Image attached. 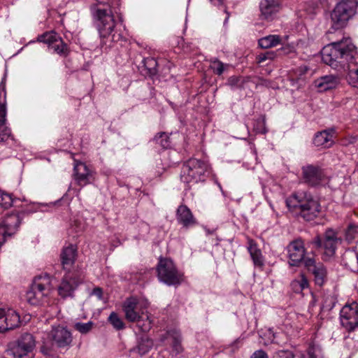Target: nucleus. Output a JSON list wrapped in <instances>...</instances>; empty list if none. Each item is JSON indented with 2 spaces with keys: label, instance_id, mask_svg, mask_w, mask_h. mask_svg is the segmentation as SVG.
<instances>
[{
  "label": "nucleus",
  "instance_id": "nucleus-19",
  "mask_svg": "<svg viewBox=\"0 0 358 358\" xmlns=\"http://www.w3.org/2000/svg\"><path fill=\"white\" fill-rule=\"evenodd\" d=\"M73 178L78 185L83 187L94 180V171L85 163L76 161L73 168Z\"/></svg>",
  "mask_w": 358,
  "mask_h": 358
},
{
  "label": "nucleus",
  "instance_id": "nucleus-35",
  "mask_svg": "<svg viewBox=\"0 0 358 358\" xmlns=\"http://www.w3.org/2000/svg\"><path fill=\"white\" fill-rule=\"evenodd\" d=\"M143 65L148 69L150 75H154L157 73V61L152 57H147L143 60Z\"/></svg>",
  "mask_w": 358,
  "mask_h": 358
},
{
  "label": "nucleus",
  "instance_id": "nucleus-41",
  "mask_svg": "<svg viewBox=\"0 0 358 358\" xmlns=\"http://www.w3.org/2000/svg\"><path fill=\"white\" fill-rule=\"evenodd\" d=\"M264 336L268 338L267 341H264V345H268L269 343H272L274 342L275 339V334L271 329H268L266 332L264 334Z\"/></svg>",
  "mask_w": 358,
  "mask_h": 358
},
{
  "label": "nucleus",
  "instance_id": "nucleus-37",
  "mask_svg": "<svg viewBox=\"0 0 358 358\" xmlns=\"http://www.w3.org/2000/svg\"><path fill=\"white\" fill-rule=\"evenodd\" d=\"M152 347V341L148 338L143 339L138 345V352L139 354L145 355Z\"/></svg>",
  "mask_w": 358,
  "mask_h": 358
},
{
  "label": "nucleus",
  "instance_id": "nucleus-34",
  "mask_svg": "<svg viewBox=\"0 0 358 358\" xmlns=\"http://www.w3.org/2000/svg\"><path fill=\"white\" fill-rule=\"evenodd\" d=\"M156 143L166 149L170 147V141L168 134L165 132L159 133L153 139Z\"/></svg>",
  "mask_w": 358,
  "mask_h": 358
},
{
  "label": "nucleus",
  "instance_id": "nucleus-33",
  "mask_svg": "<svg viewBox=\"0 0 358 358\" xmlns=\"http://www.w3.org/2000/svg\"><path fill=\"white\" fill-rule=\"evenodd\" d=\"M228 66H229V64H225L217 59L211 60L210 68L213 72L218 76H221Z\"/></svg>",
  "mask_w": 358,
  "mask_h": 358
},
{
  "label": "nucleus",
  "instance_id": "nucleus-25",
  "mask_svg": "<svg viewBox=\"0 0 358 358\" xmlns=\"http://www.w3.org/2000/svg\"><path fill=\"white\" fill-rule=\"evenodd\" d=\"M166 341H170L171 343L173 354L177 355L182 352V347L181 345V335L179 331L176 329H171L162 335L160 341L162 343H165Z\"/></svg>",
  "mask_w": 358,
  "mask_h": 358
},
{
  "label": "nucleus",
  "instance_id": "nucleus-36",
  "mask_svg": "<svg viewBox=\"0 0 358 358\" xmlns=\"http://www.w3.org/2000/svg\"><path fill=\"white\" fill-rule=\"evenodd\" d=\"M13 199L11 194L5 193L0 190V208L6 209L11 206Z\"/></svg>",
  "mask_w": 358,
  "mask_h": 358
},
{
  "label": "nucleus",
  "instance_id": "nucleus-46",
  "mask_svg": "<svg viewBox=\"0 0 358 358\" xmlns=\"http://www.w3.org/2000/svg\"><path fill=\"white\" fill-rule=\"evenodd\" d=\"M92 294L97 296L99 299H101L103 295L102 289L99 287H96L92 290Z\"/></svg>",
  "mask_w": 358,
  "mask_h": 358
},
{
  "label": "nucleus",
  "instance_id": "nucleus-44",
  "mask_svg": "<svg viewBox=\"0 0 358 358\" xmlns=\"http://www.w3.org/2000/svg\"><path fill=\"white\" fill-rule=\"evenodd\" d=\"M317 350L314 347H310L308 350V358H317Z\"/></svg>",
  "mask_w": 358,
  "mask_h": 358
},
{
  "label": "nucleus",
  "instance_id": "nucleus-50",
  "mask_svg": "<svg viewBox=\"0 0 358 358\" xmlns=\"http://www.w3.org/2000/svg\"><path fill=\"white\" fill-rule=\"evenodd\" d=\"M228 19H229V16H227V18L225 19V20H224V23H226V22H227V21L228 20Z\"/></svg>",
  "mask_w": 358,
  "mask_h": 358
},
{
  "label": "nucleus",
  "instance_id": "nucleus-27",
  "mask_svg": "<svg viewBox=\"0 0 358 358\" xmlns=\"http://www.w3.org/2000/svg\"><path fill=\"white\" fill-rule=\"evenodd\" d=\"M313 143L317 147L330 148L334 143L333 131L324 130L317 132L314 137Z\"/></svg>",
  "mask_w": 358,
  "mask_h": 358
},
{
  "label": "nucleus",
  "instance_id": "nucleus-15",
  "mask_svg": "<svg viewBox=\"0 0 358 358\" xmlns=\"http://www.w3.org/2000/svg\"><path fill=\"white\" fill-rule=\"evenodd\" d=\"M19 313L8 306H0V333L15 329L20 325Z\"/></svg>",
  "mask_w": 358,
  "mask_h": 358
},
{
  "label": "nucleus",
  "instance_id": "nucleus-29",
  "mask_svg": "<svg viewBox=\"0 0 358 358\" xmlns=\"http://www.w3.org/2000/svg\"><path fill=\"white\" fill-rule=\"evenodd\" d=\"M281 41L279 35H268L259 39L258 45L262 48L268 49L280 44Z\"/></svg>",
  "mask_w": 358,
  "mask_h": 358
},
{
  "label": "nucleus",
  "instance_id": "nucleus-24",
  "mask_svg": "<svg viewBox=\"0 0 358 358\" xmlns=\"http://www.w3.org/2000/svg\"><path fill=\"white\" fill-rule=\"evenodd\" d=\"M261 17L266 20H272L280 9V3L276 0H262L259 3Z\"/></svg>",
  "mask_w": 358,
  "mask_h": 358
},
{
  "label": "nucleus",
  "instance_id": "nucleus-31",
  "mask_svg": "<svg viewBox=\"0 0 358 358\" xmlns=\"http://www.w3.org/2000/svg\"><path fill=\"white\" fill-rule=\"evenodd\" d=\"M345 239L348 243L358 241V223L351 222L345 230Z\"/></svg>",
  "mask_w": 358,
  "mask_h": 358
},
{
  "label": "nucleus",
  "instance_id": "nucleus-13",
  "mask_svg": "<svg viewBox=\"0 0 358 358\" xmlns=\"http://www.w3.org/2000/svg\"><path fill=\"white\" fill-rule=\"evenodd\" d=\"M36 347L34 336L24 332L12 344L10 350L15 357L22 358L32 352Z\"/></svg>",
  "mask_w": 358,
  "mask_h": 358
},
{
  "label": "nucleus",
  "instance_id": "nucleus-22",
  "mask_svg": "<svg viewBox=\"0 0 358 358\" xmlns=\"http://www.w3.org/2000/svg\"><path fill=\"white\" fill-rule=\"evenodd\" d=\"M6 93L0 94V141L4 142L13 138L10 129L6 125Z\"/></svg>",
  "mask_w": 358,
  "mask_h": 358
},
{
  "label": "nucleus",
  "instance_id": "nucleus-47",
  "mask_svg": "<svg viewBox=\"0 0 358 358\" xmlns=\"http://www.w3.org/2000/svg\"><path fill=\"white\" fill-rule=\"evenodd\" d=\"M223 3V0H215L214 5L215 6H220Z\"/></svg>",
  "mask_w": 358,
  "mask_h": 358
},
{
  "label": "nucleus",
  "instance_id": "nucleus-32",
  "mask_svg": "<svg viewBox=\"0 0 358 358\" xmlns=\"http://www.w3.org/2000/svg\"><path fill=\"white\" fill-rule=\"evenodd\" d=\"M108 321L117 330L123 329L125 327L122 319L115 312H112L108 317Z\"/></svg>",
  "mask_w": 358,
  "mask_h": 358
},
{
  "label": "nucleus",
  "instance_id": "nucleus-18",
  "mask_svg": "<svg viewBox=\"0 0 358 358\" xmlns=\"http://www.w3.org/2000/svg\"><path fill=\"white\" fill-rule=\"evenodd\" d=\"M49 336L59 348H69L73 341L71 333L61 325L52 326Z\"/></svg>",
  "mask_w": 358,
  "mask_h": 358
},
{
  "label": "nucleus",
  "instance_id": "nucleus-40",
  "mask_svg": "<svg viewBox=\"0 0 358 358\" xmlns=\"http://www.w3.org/2000/svg\"><path fill=\"white\" fill-rule=\"evenodd\" d=\"M271 358H294V355L290 350H278L273 355Z\"/></svg>",
  "mask_w": 358,
  "mask_h": 358
},
{
  "label": "nucleus",
  "instance_id": "nucleus-16",
  "mask_svg": "<svg viewBox=\"0 0 358 358\" xmlns=\"http://www.w3.org/2000/svg\"><path fill=\"white\" fill-rule=\"evenodd\" d=\"M301 170L303 182L310 187H317L326 182V175L319 166L308 164L303 166Z\"/></svg>",
  "mask_w": 358,
  "mask_h": 358
},
{
  "label": "nucleus",
  "instance_id": "nucleus-51",
  "mask_svg": "<svg viewBox=\"0 0 358 358\" xmlns=\"http://www.w3.org/2000/svg\"><path fill=\"white\" fill-rule=\"evenodd\" d=\"M266 132V131L265 129H264V131H262V133H264V134Z\"/></svg>",
  "mask_w": 358,
  "mask_h": 358
},
{
  "label": "nucleus",
  "instance_id": "nucleus-7",
  "mask_svg": "<svg viewBox=\"0 0 358 358\" xmlns=\"http://www.w3.org/2000/svg\"><path fill=\"white\" fill-rule=\"evenodd\" d=\"M357 0H340L331 13V28L334 30L345 27L357 13Z\"/></svg>",
  "mask_w": 358,
  "mask_h": 358
},
{
  "label": "nucleus",
  "instance_id": "nucleus-10",
  "mask_svg": "<svg viewBox=\"0 0 358 358\" xmlns=\"http://www.w3.org/2000/svg\"><path fill=\"white\" fill-rule=\"evenodd\" d=\"M22 219L23 213L19 212L9 213L3 217L0 222V247L8 238L16 234Z\"/></svg>",
  "mask_w": 358,
  "mask_h": 358
},
{
  "label": "nucleus",
  "instance_id": "nucleus-17",
  "mask_svg": "<svg viewBox=\"0 0 358 358\" xmlns=\"http://www.w3.org/2000/svg\"><path fill=\"white\" fill-rule=\"evenodd\" d=\"M289 261L291 266H299L304 259L306 249L302 239L298 238L292 241L287 248Z\"/></svg>",
  "mask_w": 358,
  "mask_h": 358
},
{
  "label": "nucleus",
  "instance_id": "nucleus-38",
  "mask_svg": "<svg viewBox=\"0 0 358 358\" xmlns=\"http://www.w3.org/2000/svg\"><path fill=\"white\" fill-rule=\"evenodd\" d=\"M94 324L92 322H88L86 323L76 322L74 324L75 329L81 334L88 333L92 328Z\"/></svg>",
  "mask_w": 358,
  "mask_h": 358
},
{
  "label": "nucleus",
  "instance_id": "nucleus-1",
  "mask_svg": "<svg viewBox=\"0 0 358 358\" xmlns=\"http://www.w3.org/2000/svg\"><path fill=\"white\" fill-rule=\"evenodd\" d=\"M324 63L337 69H347V81L350 85L358 88V68L351 69L357 63V52L350 38L343 39L324 46L321 51Z\"/></svg>",
  "mask_w": 358,
  "mask_h": 358
},
{
  "label": "nucleus",
  "instance_id": "nucleus-8",
  "mask_svg": "<svg viewBox=\"0 0 358 358\" xmlns=\"http://www.w3.org/2000/svg\"><path fill=\"white\" fill-rule=\"evenodd\" d=\"M84 271L81 268L74 269L73 272H65L58 286V294L63 299L73 296L75 290L83 283Z\"/></svg>",
  "mask_w": 358,
  "mask_h": 358
},
{
  "label": "nucleus",
  "instance_id": "nucleus-49",
  "mask_svg": "<svg viewBox=\"0 0 358 358\" xmlns=\"http://www.w3.org/2000/svg\"><path fill=\"white\" fill-rule=\"evenodd\" d=\"M209 1H210V2L211 3H213V4L214 5L215 0H209Z\"/></svg>",
  "mask_w": 358,
  "mask_h": 358
},
{
  "label": "nucleus",
  "instance_id": "nucleus-48",
  "mask_svg": "<svg viewBox=\"0 0 358 358\" xmlns=\"http://www.w3.org/2000/svg\"><path fill=\"white\" fill-rule=\"evenodd\" d=\"M3 87V90H4V87L5 86H4V84H3V82H1V83L0 84V87Z\"/></svg>",
  "mask_w": 358,
  "mask_h": 358
},
{
  "label": "nucleus",
  "instance_id": "nucleus-20",
  "mask_svg": "<svg viewBox=\"0 0 358 358\" xmlns=\"http://www.w3.org/2000/svg\"><path fill=\"white\" fill-rule=\"evenodd\" d=\"M77 256V248L73 245H69L63 248L61 255V264L65 272H73L74 269L80 268L75 265Z\"/></svg>",
  "mask_w": 358,
  "mask_h": 358
},
{
  "label": "nucleus",
  "instance_id": "nucleus-3",
  "mask_svg": "<svg viewBox=\"0 0 358 358\" xmlns=\"http://www.w3.org/2000/svg\"><path fill=\"white\" fill-rule=\"evenodd\" d=\"M149 303L147 300L134 296L129 297L122 303V310L127 320L136 322L143 332L148 331L152 327V321L148 313Z\"/></svg>",
  "mask_w": 358,
  "mask_h": 358
},
{
  "label": "nucleus",
  "instance_id": "nucleus-28",
  "mask_svg": "<svg viewBox=\"0 0 358 358\" xmlns=\"http://www.w3.org/2000/svg\"><path fill=\"white\" fill-rule=\"evenodd\" d=\"M248 252L250 255L255 266L262 268L264 266L263 255L260 249L257 248V244L255 243L252 241H250L249 242Z\"/></svg>",
  "mask_w": 358,
  "mask_h": 358
},
{
  "label": "nucleus",
  "instance_id": "nucleus-5",
  "mask_svg": "<svg viewBox=\"0 0 358 358\" xmlns=\"http://www.w3.org/2000/svg\"><path fill=\"white\" fill-rule=\"evenodd\" d=\"M52 289V278L50 275L44 273L37 275L27 292L26 299L33 306L45 305L49 301Z\"/></svg>",
  "mask_w": 358,
  "mask_h": 358
},
{
  "label": "nucleus",
  "instance_id": "nucleus-39",
  "mask_svg": "<svg viewBox=\"0 0 358 358\" xmlns=\"http://www.w3.org/2000/svg\"><path fill=\"white\" fill-rule=\"evenodd\" d=\"M276 56V54L273 51H267L264 53L259 54L257 57V63H262L266 60H273Z\"/></svg>",
  "mask_w": 358,
  "mask_h": 358
},
{
  "label": "nucleus",
  "instance_id": "nucleus-12",
  "mask_svg": "<svg viewBox=\"0 0 358 358\" xmlns=\"http://www.w3.org/2000/svg\"><path fill=\"white\" fill-rule=\"evenodd\" d=\"M340 322L347 331H352L358 327V303L353 301L345 304L340 311Z\"/></svg>",
  "mask_w": 358,
  "mask_h": 358
},
{
  "label": "nucleus",
  "instance_id": "nucleus-23",
  "mask_svg": "<svg viewBox=\"0 0 358 358\" xmlns=\"http://www.w3.org/2000/svg\"><path fill=\"white\" fill-rule=\"evenodd\" d=\"M176 220L184 228L188 229L197 224L191 210L185 205H180L176 210Z\"/></svg>",
  "mask_w": 358,
  "mask_h": 358
},
{
  "label": "nucleus",
  "instance_id": "nucleus-45",
  "mask_svg": "<svg viewBox=\"0 0 358 358\" xmlns=\"http://www.w3.org/2000/svg\"><path fill=\"white\" fill-rule=\"evenodd\" d=\"M41 352L47 357V358H49L52 355V350L51 349H49L46 348L45 346H42L41 348Z\"/></svg>",
  "mask_w": 358,
  "mask_h": 358
},
{
  "label": "nucleus",
  "instance_id": "nucleus-26",
  "mask_svg": "<svg viewBox=\"0 0 358 358\" xmlns=\"http://www.w3.org/2000/svg\"><path fill=\"white\" fill-rule=\"evenodd\" d=\"M339 78L334 75H327L315 81V87L317 88L319 92H325L334 89L339 85Z\"/></svg>",
  "mask_w": 358,
  "mask_h": 358
},
{
  "label": "nucleus",
  "instance_id": "nucleus-4",
  "mask_svg": "<svg viewBox=\"0 0 358 358\" xmlns=\"http://www.w3.org/2000/svg\"><path fill=\"white\" fill-rule=\"evenodd\" d=\"M287 208L296 211L304 220H313L320 211V204L313 196L306 191H298L286 199Z\"/></svg>",
  "mask_w": 358,
  "mask_h": 358
},
{
  "label": "nucleus",
  "instance_id": "nucleus-6",
  "mask_svg": "<svg viewBox=\"0 0 358 358\" xmlns=\"http://www.w3.org/2000/svg\"><path fill=\"white\" fill-rule=\"evenodd\" d=\"M211 173L210 164L204 161L192 158L184 163L180 179L185 183L203 182Z\"/></svg>",
  "mask_w": 358,
  "mask_h": 358
},
{
  "label": "nucleus",
  "instance_id": "nucleus-21",
  "mask_svg": "<svg viewBox=\"0 0 358 358\" xmlns=\"http://www.w3.org/2000/svg\"><path fill=\"white\" fill-rule=\"evenodd\" d=\"M305 266L313 275L315 284L322 286L327 277V270L324 265L321 263L316 264L312 258H307L305 260Z\"/></svg>",
  "mask_w": 358,
  "mask_h": 358
},
{
  "label": "nucleus",
  "instance_id": "nucleus-14",
  "mask_svg": "<svg viewBox=\"0 0 358 358\" xmlns=\"http://www.w3.org/2000/svg\"><path fill=\"white\" fill-rule=\"evenodd\" d=\"M38 41L47 44L48 48L53 50V52L61 56H66L69 52L67 44L55 31L44 33L38 36Z\"/></svg>",
  "mask_w": 358,
  "mask_h": 358
},
{
  "label": "nucleus",
  "instance_id": "nucleus-11",
  "mask_svg": "<svg viewBox=\"0 0 358 358\" xmlns=\"http://www.w3.org/2000/svg\"><path fill=\"white\" fill-rule=\"evenodd\" d=\"M341 239L338 237V233L333 229H327L324 234L322 239L320 236H316L313 241V243L317 248H323L324 254L328 257L333 256Z\"/></svg>",
  "mask_w": 358,
  "mask_h": 358
},
{
  "label": "nucleus",
  "instance_id": "nucleus-30",
  "mask_svg": "<svg viewBox=\"0 0 358 358\" xmlns=\"http://www.w3.org/2000/svg\"><path fill=\"white\" fill-rule=\"evenodd\" d=\"M308 281L304 275H301L299 278H296L291 282V287L295 293H300L303 289L308 287Z\"/></svg>",
  "mask_w": 358,
  "mask_h": 358
},
{
  "label": "nucleus",
  "instance_id": "nucleus-9",
  "mask_svg": "<svg viewBox=\"0 0 358 358\" xmlns=\"http://www.w3.org/2000/svg\"><path fill=\"white\" fill-rule=\"evenodd\" d=\"M159 281L169 286L178 285L182 281V274L178 271L173 262L167 258L160 259L157 266Z\"/></svg>",
  "mask_w": 358,
  "mask_h": 358
},
{
  "label": "nucleus",
  "instance_id": "nucleus-2",
  "mask_svg": "<svg viewBox=\"0 0 358 358\" xmlns=\"http://www.w3.org/2000/svg\"><path fill=\"white\" fill-rule=\"evenodd\" d=\"M115 4H118L117 0H109L107 2H99L91 8L93 24L101 42L104 43H106L105 40L117 42L122 39V35L117 33L115 15L120 21H122V17L116 10Z\"/></svg>",
  "mask_w": 358,
  "mask_h": 358
},
{
  "label": "nucleus",
  "instance_id": "nucleus-42",
  "mask_svg": "<svg viewBox=\"0 0 358 358\" xmlns=\"http://www.w3.org/2000/svg\"><path fill=\"white\" fill-rule=\"evenodd\" d=\"M251 358H268V357L266 352L262 350H259L252 354Z\"/></svg>",
  "mask_w": 358,
  "mask_h": 358
},
{
  "label": "nucleus",
  "instance_id": "nucleus-43",
  "mask_svg": "<svg viewBox=\"0 0 358 358\" xmlns=\"http://www.w3.org/2000/svg\"><path fill=\"white\" fill-rule=\"evenodd\" d=\"M240 78L236 76H231L228 79L227 83L231 87L238 85Z\"/></svg>",
  "mask_w": 358,
  "mask_h": 358
}]
</instances>
